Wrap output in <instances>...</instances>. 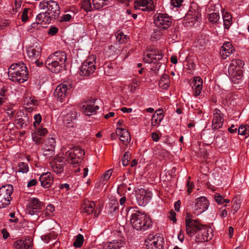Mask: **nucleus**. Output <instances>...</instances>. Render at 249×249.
Segmentation results:
<instances>
[{
	"label": "nucleus",
	"instance_id": "23",
	"mask_svg": "<svg viewBox=\"0 0 249 249\" xmlns=\"http://www.w3.org/2000/svg\"><path fill=\"white\" fill-rule=\"evenodd\" d=\"M116 134L120 136V140L123 144L127 145L130 143L131 137L127 130L124 128L118 127L117 128Z\"/></svg>",
	"mask_w": 249,
	"mask_h": 249
},
{
	"label": "nucleus",
	"instance_id": "34",
	"mask_svg": "<svg viewBox=\"0 0 249 249\" xmlns=\"http://www.w3.org/2000/svg\"><path fill=\"white\" fill-rule=\"evenodd\" d=\"M207 18L210 22L213 24H217L220 22V15L217 13H212L207 16Z\"/></svg>",
	"mask_w": 249,
	"mask_h": 249
},
{
	"label": "nucleus",
	"instance_id": "8",
	"mask_svg": "<svg viewBox=\"0 0 249 249\" xmlns=\"http://www.w3.org/2000/svg\"><path fill=\"white\" fill-rule=\"evenodd\" d=\"M13 192L12 185H3L0 188V208H4L9 206L12 199L11 195Z\"/></svg>",
	"mask_w": 249,
	"mask_h": 249
},
{
	"label": "nucleus",
	"instance_id": "7",
	"mask_svg": "<svg viewBox=\"0 0 249 249\" xmlns=\"http://www.w3.org/2000/svg\"><path fill=\"white\" fill-rule=\"evenodd\" d=\"M39 8L40 9H47V12L53 18V19H57L60 13V7L57 2L54 0H43L40 2Z\"/></svg>",
	"mask_w": 249,
	"mask_h": 249
},
{
	"label": "nucleus",
	"instance_id": "59",
	"mask_svg": "<svg viewBox=\"0 0 249 249\" xmlns=\"http://www.w3.org/2000/svg\"><path fill=\"white\" fill-rule=\"evenodd\" d=\"M176 213L173 211L171 210L170 212L168 217L169 219L172 221L174 223L177 222V219L176 218Z\"/></svg>",
	"mask_w": 249,
	"mask_h": 249
},
{
	"label": "nucleus",
	"instance_id": "28",
	"mask_svg": "<svg viewBox=\"0 0 249 249\" xmlns=\"http://www.w3.org/2000/svg\"><path fill=\"white\" fill-rule=\"evenodd\" d=\"M234 49L232 45L229 42H227L223 44L221 47L220 53L221 54L223 59L226 57L230 54L232 53Z\"/></svg>",
	"mask_w": 249,
	"mask_h": 249
},
{
	"label": "nucleus",
	"instance_id": "62",
	"mask_svg": "<svg viewBox=\"0 0 249 249\" xmlns=\"http://www.w3.org/2000/svg\"><path fill=\"white\" fill-rule=\"evenodd\" d=\"M43 154L48 158L51 157L54 154V151L51 149V150H44Z\"/></svg>",
	"mask_w": 249,
	"mask_h": 249
},
{
	"label": "nucleus",
	"instance_id": "4",
	"mask_svg": "<svg viewBox=\"0 0 249 249\" xmlns=\"http://www.w3.org/2000/svg\"><path fill=\"white\" fill-rule=\"evenodd\" d=\"M9 79L15 83H23L27 80L28 71L24 63L11 65L8 71Z\"/></svg>",
	"mask_w": 249,
	"mask_h": 249
},
{
	"label": "nucleus",
	"instance_id": "22",
	"mask_svg": "<svg viewBox=\"0 0 249 249\" xmlns=\"http://www.w3.org/2000/svg\"><path fill=\"white\" fill-rule=\"evenodd\" d=\"M77 112L75 110H71L67 113L64 117L63 121L66 127H73L76 120Z\"/></svg>",
	"mask_w": 249,
	"mask_h": 249
},
{
	"label": "nucleus",
	"instance_id": "20",
	"mask_svg": "<svg viewBox=\"0 0 249 249\" xmlns=\"http://www.w3.org/2000/svg\"><path fill=\"white\" fill-rule=\"evenodd\" d=\"M134 7L135 9H141L143 11H147L154 10L152 0H135Z\"/></svg>",
	"mask_w": 249,
	"mask_h": 249
},
{
	"label": "nucleus",
	"instance_id": "13",
	"mask_svg": "<svg viewBox=\"0 0 249 249\" xmlns=\"http://www.w3.org/2000/svg\"><path fill=\"white\" fill-rule=\"evenodd\" d=\"M145 53L143 57V61L147 63H156L163 57L162 53L157 49L151 50Z\"/></svg>",
	"mask_w": 249,
	"mask_h": 249
},
{
	"label": "nucleus",
	"instance_id": "51",
	"mask_svg": "<svg viewBox=\"0 0 249 249\" xmlns=\"http://www.w3.org/2000/svg\"><path fill=\"white\" fill-rule=\"evenodd\" d=\"M45 145L48 147L51 146V148H55V140L53 138H49L47 141L46 142Z\"/></svg>",
	"mask_w": 249,
	"mask_h": 249
},
{
	"label": "nucleus",
	"instance_id": "16",
	"mask_svg": "<svg viewBox=\"0 0 249 249\" xmlns=\"http://www.w3.org/2000/svg\"><path fill=\"white\" fill-rule=\"evenodd\" d=\"M43 203L37 198H32L31 199L29 206L26 209V213L33 215L37 214L42 209Z\"/></svg>",
	"mask_w": 249,
	"mask_h": 249
},
{
	"label": "nucleus",
	"instance_id": "50",
	"mask_svg": "<svg viewBox=\"0 0 249 249\" xmlns=\"http://www.w3.org/2000/svg\"><path fill=\"white\" fill-rule=\"evenodd\" d=\"M35 121L34 122V126L36 128L38 125L42 120V117L40 114H36L34 117Z\"/></svg>",
	"mask_w": 249,
	"mask_h": 249
},
{
	"label": "nucleus",
	"instance_id": "6",
	"mask_svg": "<svg viewBox=\"0 0 249 249\" xmlns=\"http://www.w3.org/2000/svg\"><path fill=\"white\" fill-rule=\"evenodd\" d=\"M154 24L158 29L163 30L169 31L172 21V19L166 13H157L154 16Z\"/></svg>",
	"mask_w": 249,
	"mask_h": 249
},
{
	"label": "nucleus",
	"instance_id": "35",
	"mask_svg": "<svg viewBox=\"0 0 249 249\" xmlns=\"http://www.w3.org/2000/svg\"><path fill=\"white\" fill-rule=\"evenodd\" d=\"M223 19L225 28L227 29H229L231 24V15L228 12H225L223 14Z\"/></svg>",
	"mask_w": 249,
	"mask_h": 249
},
{
	"label": "nucleus",
	"instance_id": "47",
	"mask_svg": "<svg viewBox=\"0 0 249 249\" xmlns=\"http://www.w3.org/2000/svg\"><path fill=\"white\" fill-rule=\"evenodd\" d=\"M109 207L112 211H115L118 209V202L116 199H112L109 202Z\"/></svg>",
	"mask_w": 249,
	"mask_h": 249
},
{
	"label": "nucleus",
	"instance_id": "46",
	"mask_svg": "<svg viewBox=\"0 0 249 249\" xmlns=\"http://www.w3.org/2000/svg\"><path fill=\"white\" fill-rule=\"evenodd\" d=\"M48 131L46 128L44 127H36V130L34 132L35 133H36L37 134L40 135V136H44L47 133Z\"/></svg>",
	"mask_w": 249,
	"mask_h": 249
},
{
	"label": "nucleus",
	"instance_id": "49",
	"mask_svg": "<svg viewBox=\"0 0 249 249\" xmlns=\"http://www.w3.org/2000/svg\"><path fill=\"white\" fill-rule=\"evenodd\" d=\"M232 206L231 212H232L234 214L240 208V203L239 201L237 200L232 201Z\"/></svg>",
	"mask_w": 249,
	"mask_h": 249
},
{
	"label": "nucleus",
	"instance_id": "24",
	"mask_svg": "<svg viewBox=\"0 0 249 249\" xmlns=\"http://www.w3.org/2000/svg\"><path fill=\"white\" fill-rule=\"evenodd\" d=\"M229 74L231 81L235 84H239L242 81L243 71L242 69H238L237 71L229 70Z\"/></svg>",
	"mask_w": 249,
	"mask_h": 249
},
{
	"label": "nucleus",
	"instance_id": "42",
	"mask_svg": "<svg viewBox=\"0 0 249 249\" xmlns=\"http://www.w3.org/2000/svg\"><path fill=\"white\" fill-rule=\"evenodd\" d=\"M83 242V236L81 234H79L76 237V239L73 243V246L77 248H80L82 246Z\"/></svg>",
	"mask_w": 249,
	"mask_h": 249
},
{
	"label": "nucleus",
	"instance_id": "58",
	"mask_svg": "<svg viewBox=\"0 0 249 249\" xmlns=\"http://www.w3.org/2000/svg\"><path fill=\"white\" fill-rule=\"evenodd\" d=\"M71 18V16L70 14H65L63 15L60 19V22H66L70 21Z\"/></svg>",
	"mask_w": 249,
	"mask_h": 249
},
{
	"label": "nucleus",
	"instance_id": "38",
	"mask_svg": "<svg viewBox=\"0 0 249 249\" xmlns=\"http://www.w3.org/2000/svg\"><path fill=\"white\" fill-rule=\"evenodd\" d=\"M58 234H56L54 231H51L46 235L41 236V238L43 240L47 243H49L52 239L55 240Z\"/></svg>",
	"mask_w": 249,
	"mask_h": 249
},
{
	"label": "nucleus",
	"instance_id": "2",
	"mask_svg": "<svg viewBox=\"0 0 249 249\" xmlns=\"http://www.w3.org/2000/svg\"><path fill=\"white\" fill-rule=\"evenodd\" d=\"M66 60V53L64 52L58 51L48 57L45 62V65L52 72L56 73L64 68Z\"/></svg>",
	"mask_w": 249,
	"mask_h": 249
},
{
	"label": "nucleus",
	"instance_id": "21",
	"mask_svg": "<svg viewBox=\"0 0 249 249\" xmlns=\"http://www.w3.org/2000/svg\"><path fill=\"white\" fill-rule=\"evenodd\" d=\"M50 164L52 169L56 174H60L63 172L65 163L61 158L54 159Z\"/></svg>",
	"mask_w": 249,
	"mask_h": 249
},
{
	"label": "nucleus",
	"instance_id": "40",
	"mask_svg": "<svg viewBox=\"0 0 249 249\" xmlns=\"http://www.w3.org/2000/svg\"><path fill=\"white\" fill-rule=\"evenodd\" d=\"M82 6L84 11L87 12L95 10L93 5L92 6L90 0H83Z\"/></svg>",
	"mask_w": 249,
	"mask_h": 249
},
{
	"label": "nucleus",
	"instance_id": "17",
	"mask_svg": "<svg viewBox=\"0 0 249 249\" xmlns=\"http://www.w3.org/2000/svg\"><path fill=\"white\" fill-rule=\"evenodd\" d=\"M96 99H92L87 100L85 101V104L82 105V109L83 112L87 116H90L96 113L99 107L98 106H95V102Z\"/></svg>",
	"mask_w": 249,
	"mask_h": 249
},
{
	"label": "nucleus",
	"instance_id": "30",
	"mask_svg": "<svg viewBox=\"0 0 249 249\" xmlns=\"http://www.w3.org/2000/svg\"><path fill=\"white\" fill-rule=\"evenodd\" d=\"M95 206L93 201L85 200L82 206V212L88 214L92 213Z\"/></svg>",
	"mask_w": 249,
	"mask_h": 249
},
{
	"label": "nucleus",
	"instance_id": "54",
	"mask_svg": "<svg viewBox=\"0 0 249 249\" xmlns=\"http://www.w3.org/2000/svg\"><path fill=\"white\" fill-rule=\"evenodd\" d=\"M214 198L215 201L218 204H222L224 203V198L222 196L220 195L219 194H216L214 195Z\"/></svg>",
	"mask_w": 249,
	"mask_h": 249
},
{
	"label": "nucleus",
	"instance_id": "15",
	"mask_svg": "<svg viewBox=\"0 0 249 249\" xmlns=\"http://www.w3.org/2000/svg\"><path fill=\"white\" fill-rule=\"evenodd\" d=\"M147 249H162L163 238L161 236H152L145 240Z\"/></svg>",
	"mask_w": 249,
	"mask_h": 249
},
{
	"label": "nucleus",
	"instance_id": "29",
	"mask_svg": "<svg viewBox=\"0 0 249 249\" xmlns=\"http://www.w3.org/2000/svg\"><path fill=\"white\" fill-rule=\"evenodd\" d=\"M164 117L163 110L161 109H159L156 111L153 114L151 120V124L153 126H156L160 124Z\"/></svg>",
	"mask_w": 249,
	"mask_h": 249
},
{
	"label": "nucleus",
	"instance_id": "64",
	"mask_svg": "<svg viewBox=\"0 0 249 249\" xmlns=\"http://www.w3.org/2000/svg\"><path fill=\"white\" fill-rule=\"evenodd\" d=\"M139 86V85H133V84H130L129 86H128V89H129V90L132 92V93H133L134 92V91H135V90L137 89L138 87Z\"/></svg>",
	"mask_w": 249,
	"mask_h": 249
},
{
	"label": "nucleus",
	"instance_id": "45",
	"mask_svg": "<svg viewBox=\"0 0 249 249\" xmlns=\"http://www.w3.org/2000/svg\"><path fill=\"white\" fill-rule=\"evenodd\" d=\"M131 155L128 152H126L123 157V159L122 160V164L123 166H126L128 165V163L129 161V159H130Z\"/></svg>",
	"mask_w": 249,
	"mask_h": 249
},
{
	"label": "nucleus",
	"instance_id": "32",
	"mask_svg": "<svg viewBox=\"0 0 249 249\" xmlns=\"http://www.w3.org/2000/svg\"><path fill=\"white\" fill-rule=\"evenodd\" d=\"M170 81L167 74H163L159 80V87L163 89H167L170 86Z\"/></svg>",
	"mask_w": 249,
	"mask_h": 249
},
{
	"label": "nucleus",
	"instance_id": "26",
	"mask_svg": "<svg viewBox=\"0 0 249 249\" xmlns=\"http://www.w3.org/2000/svg\"><path fill=\"white\" fill-rule=\"evenodd\" d=\"M125 244L122 240H114L111 242L104 243L103 244L104 249H120Z\"/></svg>",
	"mask_w": 249,
	"mask_h": 249
},
{
	"label": "nucleus",
	"instance_id": "3",
	"mask_svg": "<svg viewBox=\"0 0 249 249\" xmlns=\"http://www.w3.org/2000/svg\"><path fill=\"white\" fill-rule=\"evenodd\" d=\"M130 223L134 229L142 231L152 227L151 218L145 213L140 211H134L132 213Z\"/></svg>",
	"mask_w": 249,
	"mask_h": 249
},
{
	"label": "nucleus",
	"instance_id": "48",
	"mask_svg": "<svg viewBox=\"0 0 249 249\" xmlns=\"http://www.w3.org/2000/svg\"><path fill=\"white\" fill-rule=\"evenodd\" d=\"M32 136L33 140L37 144H40L43 142V140L41 138L42 137L40 136V135L34 132L33 133H32Z\"/></svg>",
	"mask_w": 249,
	"mask_h": 249
},
{
	"label": "nucleus",
	"instance_id": "14",
	"mask_svg": "<svg viewBox=\"0 0 249 249\" xmlns=\"http://www.w3.org/2000/svg\"><path fill=\"white\" fill-rule=\"evenodd\" d=\"M194 213L196 215L202 213L208 208L209 203L205 196H201L196 200Z\"/></svg>",
	"mask_w": 249,
	"mask_h": 249
},
{
	"label": "nucleus",
	"instance_id": "60",
	"mask_svg": "<svg viewBox=\"0 0 249 249\" xmlns=\"http://www.w3.org/2000/svg\"><path fill=\"white\" fill-rule=\"evenodd\" d=\"M16 124H18L19 126L21 127H23L24 126V125L25 126L27 125V124H26L24 120L22 118H19L17 119L16 120Z\"/></svg>",
	"mask_w": 249,
	"mask_h": 249
},
{
	"label": "nucleus",
	"instance_id": "41",
	"mask_svg": "<svg viewBox=\"0 0 249 249\" xmlns=\"http://www.w3.org/2000/svg\"><path fill=\"white\" fill-rule=\"evenodd\" d=\"M165 34H168L169 36L171 35L169 31H163L159 29L158 30L155 29L153 34V37L155 39H158L162 36H165Z\"/></svg>",
	"mask_w": 249,
	"mask_h": 249
},
{
	"label": "nucleus",
	"instance_id": "1",
	"mask_svg": "<svg viewBox=\"0 0 249 249\" xmlns=\"http://www.w3.org/2000/svg\"><path fill=\"white\" fill-rule=\"evenodd\" d=\"M186 231L189 236L196 234V242H203L211 240L213 237V230L210 227L201 224L196 220L186 218Z\"/></svg>",
	"mask_w": 249,
	"mask_h": 249
},
{
	"label": "nucleus",
	"instance_id": "11",
	"mask_svg": "<svg viewBox=\"0 0 249 249\" xmlns=\"http://www.w3.org/2000/svg\"><path fill=\"white\" fill-rule=\"evenodd\" d=\"M201 16L200 10L196 4H193L190 7L189 10L186 14L184 19L187 22L191 24L190 25L194 24V23Z\"/></svg>",
	"mask_w": 249,
	"mask_h": 249
},
{
	"label": "nucleus",
	"instance_id": "44",
	"mask_svg": "<svg viewBox=\"0 0 249 249\" xmlns=\"http://www.w3.org/2000/svg\"><path fill=\"white\" fill-rule=\"evenodd\" d=\"M54 210V206L52 204L48 205L44 212V214L46 216H51Z\"/></svg>",
	"mask_w": 249,
	"mask_h": 249
},
{
	"label": "nucleus",
	"instance_id": "39",
	"mask_svg": "<svg viewBox=\"0 0 249 249\" xmlns=\"http://www.w3.org/2000/svg\"><path fill=\"white\" fill-rule=\"evenodd\" d=\"M198 80V84L196 85V87H192V89H194V95L197 96L200 95L202 89L203 80L202 79L197 78Z\"/></svg>",
	"mask_w": 249,
	"mask_h": 249
},
{
	"label": "nucleus",
	"instance_id": "33",
	"mask_svg": "<svg viewBox=\"0 0 249 249\" xmlns=\"http://www.w3.org/2000/svg\"><path fill=\"white\" fill-rule=\"evenodd\" d=\"M244 65V62L240 59L233 60L229 66V70L237 71L238 69H241Z\"/></svg>",
	"mask_w": 249,
	"mask_h": 249
},
{
	"label": "nucleus",
	"instance_id": "63",
	"mask_svg": "<svg viewBox=\"0 0 249 249\" xmlns=\"http://www.w3.org/2000/svg\"><path fill=\"white\" fill-rule=\"evenodd\" d=\"M112 173V171L111 169H109L106 171L104 174L103 179L104 180H107L109 178L111 174Z\"/></svg>",
	"mask_w": 249,
	"mask_h": 249
},
{
	"label": "nucleus",
	"instance_id": "18",
	"mask_svg": "<svg viewBox=\"0 0 249 249\" xmlns=\"http://www.w3.org/2000/svg\"><path fill=\"white\" fill-rule=\"evenodd\" d=\"M151 194L141 188L136 191V200L140 206H144L150 201Z\"/></svg>",
	"mask_w": 249,
	"mask_h": 249
},
{
	"label": "nucleus",
	"instance_id": "61",
	"mask_svg": "<svg viewBox=\"0 0 249 249\" xmlns=\"http://www.w3.org/2000/svg\"><path fill=\"white\" fill-rule=\"evenodd\" d=\"M58 32V29L56 27H51L48 31V34L54 36Z\"/></svg>",
	"mask_w": 249,
	"mask_h": 249
},
{
	"label": "nucleus",
	"instance_id": "5",
	"mask_svg": "<svg viewBox=\"0 0 249 249\" xmlns=\"http://www.w3.org/2000/svg\"><path fill=\"white\" fill-rule=\"evenodd\" d=\"M85 151L81 148L75 147L70 151H68L65 154L66 160L74 167H78L81 163Z\"/></svg>",
	"mask_w": 249,
	"mask_h": 249
},
{
	"label": "nucleus",
	"instance_id": "9",
	"mask_svg": "<svg viewBox=\"0 0 249 249\" xmlns=\"http://www.w3.org/2000/svg\"><path fill=\"white\" fill-rule=\"evenodd\" d=\"M95 60V55L89 56L81 65L79 71L80 75L88 76L93 73L96 68Z\"/></svg>",
	"mask_w": 249,
	"mask_h": 249
},
{
	"label": "nucleus",
	"instance_id": "27",
	"mask_svg": "<svg viewBox=\"0 0 249 249\" xmlns=\"http://www.w3.org/2000/svg\"><path fill=\"white\" fill-rule=\"evenodd\" d=\"M13 246L16 249H31L32 242L30 239H19L15 242Z\"/></svg>",
	"mask_w": 249,
	"mask_h": 249
},
{
	"label": "nucleus",
	"instance_id": "12",
	"mask_svg": "<svg viewBox=\"0 0 249 249\" xmlns=\"http://www.w3.org/2000/svg\"><path fill=\"white\" fill-rule=\"evenodd\" d=\"M42 50V46L37 43H34L33 46L29 47L27 50V54L31 61H35L37 65L38 58Z\"/></svg>",
	"mask_w": 249,
	"mask_h": 249
},
{
	"label": "nucleus",
	"instance_id": "37",
	"mask_svg": "<svg viewBox=\"0 0 249 249\" xmlns=\"http://www.w3.org/2000/svg\"><path fill=\"white\" fill-rule=\"evenodd\" d=\"M238 133L239 135H244L246 138L249 136V125L247 124L240 125L238 128Z\"/></svg>",
	"mask_w": 249,
	"mask_h": 249
},
{
	"label": "nucleus",
	"instance_id": "53",
	"mask_svg": "<svg viewBox=\"0 0 249 249\" xmlns=\"http://www.w3.org/2000/svg\"><path fill=\"white\" fill-rule=\"evenodd\" d=\"M116 39L120 43H123L124 42V39L126 38V36L123 33H119L116 35Z\"/></svg>",
	"mask_w": 249,
	"mask_h": 249
},
{
	"label": "nucleus",
	"instance_id": "56",
	"mask_svg": "<svg viewBox=\"0 0 249 249\" xmlns=\"http://www.w3.org/2000/svg\"><path fill=\"white\" fill-rule=\"evenodd\" d=\"M6 110L8 116L10 118L13 117L15 113V110L13 109V106L10 105L9 107H8Z\"/></svg>",
	"mask_w": 249,
	"mask_h": 249
},
{
	"label": "nucleus",
	"instance_id": "19",
	"mask_svg": "<svg viewBox=\"0 0 249 249\" xmlns=\"http://www.w3.org/2000/svg\"><path fill=\"white\" fill-rule=\"evenodd\" d=\"M213 119L212 120V129L215 130L221 128L223 124V114L220 110L215 109L213 111Z\"/></svg>",
	"mask_w": 249,
	"mask_h": 249
},
{
	"label": "nucleus",
	"instance_id": "52",
	"mask_svg": "<svg viewBox=\"0 0 249 249\" xmlns=\"http://www.w3.org/2000/svg\"><path fill=\"white\" fill-rule=\"evenodd\" d=\"M187 192L189 194L192 192V189L194 187V184L193 182L191 181V178L190 177L188 178V180L187 182Z\"/></svg>",
	"mask_w": 249,
	"mask_h": 249
},
{
	"label": "nucleus",
	"instance_id": "31",
	"mask_svg": "<svg viewBox=\"0 0 249 249\" xmlns=\"http://www.w3.org/2000/svg\"><path fill=\"white\" fill-rule=\"evenodd\" d=\"M53 19L52 16L46 11L45 12L39 13L36 16V20L45 23H50L51 20Z\"/></svg>",
	"mask_w": 249,
	"mask_h": 249
},
{
	"label": "nucleus",
	"instance_id": "36",
	"mask_svg": "<svg viewBox=\"0 0 249 249\" xmlns=\"http://www.w3.org/2000/svg\"><path fill=\"white\" fill-rule=\"evenodd\" d=\"M92 4L95 10H98L107 4L108 0H92Z\"/></svg>",
	"mask_w": 249,
	"mask_h": 249
},
{
	"label": "nucleus",
	"instance_id": "57",
	"mask_svg": "<svg viewBox=\"0 0 249 249\" xmlns=\"http://www.w3.org/2000/svg\"><path fill=\"white\" fill-rule=\"evenodd\" d=\"M183 0H171V5L175 7H179L182 5Z\"/></svg>",
	"mask_w": 249,
	"mask_h": 249
},
{
	"label": "nucleus",
	"instance_id": "55",
	"mask_svg": "<svg viewBox=\"0 0 249 249\" xmlns=\"http://www.w3.org/2000/svg\"><path fill=\"white\" fill-rule=\"evenodd\" d=\"M28 9L27 8H25L23 11L21 15V20L22 21L26 22L28 20Z\"/></svg>",
	"mask_w": 249,
	"mask_h": 249
},
{
	"label": "nucleus",
	"instance_id": "25",
	"mask_svg": "<svg viewBox=\"0 0 249 249\" xmlns=\"http://www.w3.org/2000/svg\"><path fill=\"white\" fill-rule=\"evenodd\" d=\"M39 180L43 187L48 188L53 183V178L50 173H44L40 176Z\"/></svg>",
	"mask_w": 249,
	"mask_h": 249
},
{
	"label": "nucleus",
	"instance_id": "43",
	"mask_svg": "<svg viewBox=\"0 0 249 249\" xmlns=\"http://www.w3.org/2000/svg\"><path fill=\"white\" fill-rule=\"evenodd\" d=\"M18 172L26 173L29 171V167L27 164L23 162H20L18 164Z\"/></svg>",
	"mask_w": 249,
	"mask_h": 249
},
{
	"label": "nucleus",
	"instance_id": "10",
	"mask_svg": "<svg viewBox=\"0 0 249 249\" xmlns=\"http://www.w3.org/2000/svg\"><path fill=\"white\" fill-rule=\"evenodd\" d=\"M71 85L64 82L58 85L54 91V95L58 101L63 102L70 92Z\"/></svg>",
	"mask_w": 249,
	"mask_h": 249
}]
</instances>
